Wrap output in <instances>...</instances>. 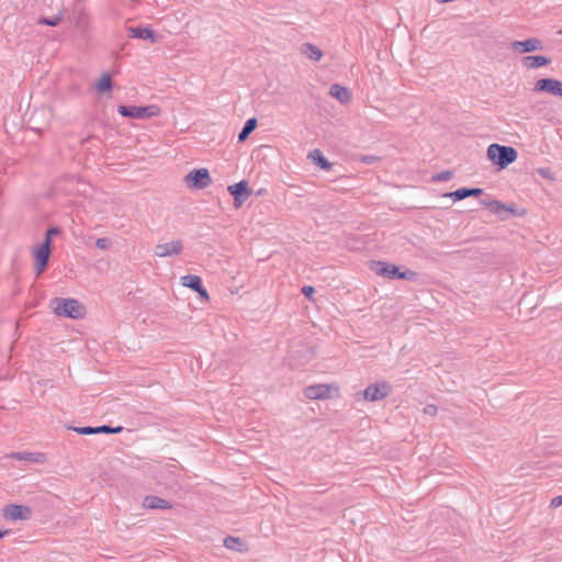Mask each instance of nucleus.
Listing matches in <instances>:
<instances>
[{"label":"nucleus","mask_w":562,"mask_h":562,"mask_svg":"<svg viewBox=\"0 0 562 562\" xmlns=\"http://www.w3.org/2000/svg\"><path fill=\"white\" fill-rule=\"evenodd\" d=\"M510 48L518 53H531L542 49V42L536 37L525 41H515L510 43Z\"/></svg>","instance_id":"nucleus-14"},{"label":"nucleus","mask_w":562,"mask_h":562,"mask_svg":"<svg viewBox=\"0 0 562 562\" xmlns=\"http://www.w3.org/2000/svg\"><path fill=\"white\" fill-rule=\"evenodd\" d=\"M424 413H425L426 415H429V416H436V415H437V413H438V408H437V406H436V405H434V404H428V405H426V406H425V408H424Z\"/></svg>","instance_id":"nucleus-33"},{"label":"nucleus","mask_w":562,"mask_h":562,"mask_svg":"<svg viewBox=\"0 0 562 562\" xmlns=\"http://www.w3.org/2000/svg\"><path fill=\"white\" fill-rule=\"evenodd\" d=\"M540 175H547V171L541 170Z\"/></svg>","instance_id":"nucleus-39"},{"label":"nucleus","mask_w":562,"mask_h":562,"mask_svg":"<svg viewBox=\"0 0 562 562\" xmlns=\"http://www.w3.org/2000/svg\"><path fill=\"white\" fill-rule=\"evenodd\" d=\"M52 254V246L48 243H42L34 250V267L36 274H41L48 266Z\"/></svg>","instance_id":"nucleus-9"},{"label":"nucleus","mask_w":562,"mask_h":562,"mask_svg":"<svg viewBox=\"0 0 562 562\" xmlns=\"http://www.w3.org/2000/svg\"><path fill=\"white\" fill-rule=\"evenodd\" d=\"M486 156L497 167L498 170H502L517 159L518 153L512 146L494 143L487 147Z\"/></svg>","instance_id":"nucleus-2"},{"label":"nucleus","mask_w":562,"mask_h":562,"mask_svg":"<svg viewBox=\"0 0 562 562\" xmlns=\"http://www.w3.org/2000/svg\"><path fill=\"white\" fill-rule=\"evenodd\" d=\"M301 52L308 59L318 61L323 57V52L311 43H304L301 47Z\"/></svg>","instance_id":"nucleus-21"},{"label":"nucleus","mask_w":562,"mask_h":562,"mask_svg":"<svg viewBox=\"0 0 562 562\" xmlns=\"http://www.w3.org/2000/svg\"><path fill=\"white\" fill-rule=\"evenodd\" d=\"M453 177V172L451 170H443L436 176L432 177L435 181H448Z\"/></svg>","instance_id":"nucleus-30"},{"label":"nucleus","mask_w":562,"mask_h":562,"mask_svg":"<svg viewBox=\"0 0 562 562\" xmlns=\"http://www.w3.org/2000/svg\"><path fill=\"white\" fill-rule=\"evenodd\" d=\"M181 285L187 286L193 291L199 290L202 284V279L195 274H187L180 278Z\"/></svg>","instance_id":"nucleus-24"},{"label":"nucleus","mask_w":562,"mask_h":562,"mask_svg":"<svg viewBox=\"0 0 562 562\" xmlns=\"http://www.w3.org/2000/svg\"><path fill=\"white\" fill-rule=\"evenodd\" d=\"M183 244L181 240H172L169 243L158 244L155 247L154 254L157 257H170L181 254Z\"/></svg>","instance_id":"nucleus-12"},{"label":"nucleus","mask_w":562,"mask_h":562,"mask_svg":"<svg viewBox=\"0 0 562 562\" xmlns=\"http://www.w3.org/2000/svg\"><path fill=\"white\" fill-rule=\"evenodd\" d=\"M74 431L79 435H97V434H120L123 430L122 426L112 427L109 425H102L97 427L85 426V427H71Z\"/></svg>","instance_id":"nucleus-13"},{"label":"nucleus","mask_w":562,"mask_h":562,"mask_svg":"<svg viewBox=\"0 0 562 562\" xmlns=\"http://www.w3.org/2000/svg\"><path fill=\"white\" fill-rule=\"evenodd\" d=\"M551 506H553V507L562 506V495L552 498Z\"/></svg>","instance_id":"nucleus-36"},{"label":"nucleus","mask_w":562,"mask_h":562,"mask_svg":"<svg viewBox=\"0 0 562 562\" xmlns=\"http://www.w3.org/2000/svg\"><path fill=\"white\" fill-rule=\"evenodd\" d=\"M371 269L381 277H385L392 280H414L417 273L413 270L405 269L404 271H400V268L395 265L384 262V261H372Z\"/></svg>","instance_id":"nucleus-3"},{"label":"nucleus","mask_w":562,"mask_h":562,"mask_svg":"<svg viewBox=\"0 0 562 562\" xmlns=\"http://www.w3.org/2000/svg\"><path fill=\"white\" fill-rule=\"evenodd\" d=\"M540 175H547V171L541 170Z\"/></svg>","instance_id":"nucleus-40"},{"label":"nucleus","mask_w":562,"mask_h":562,"mask_svg":"<svg viewBox=\"0 0 562 562\" xmlns=\"http://www.w3.org/2000/svg\"><path fill=\"white\" fill-rule=\"evenodd\" d=\"M188 187L193 189H205L212 183L210 172L206 168L193 169L186 177Z\"/></svg>","instance_id":"nucleus-5"},{"label":"nucleus","mask_w":562,"mask_h":562,"mask_svg":"<svg viewBox=\"0 0 562 562\" xmlns=\"http://www.w3.org/2000/svg\"><path fill=\"white\" fill-rule=\"evenodd\" d=\"M258 125V121L256 117L248 119L240 132L238 133V142H245L249 135L255 131Z\"/></svg>","instance_id":"nucleus-23"},{"label":"nucleus","mask_w":562,"mask_h":562,"mask_svg":"<svg viewBox=\"0 0 562 562\" xmlns=\"http://www.w3.org/2000/svg\"><path fill=\"white\" fill-rule=\"evenodd\" d=\"M12 458L15 460H24V461H32V462H35L38 460L36 458V454L32 453V452H15L12 454Z\"/></svg>","instance_id":"nucleus-28"},{"label":"nucleus","mask_w":562,"mask_h":562,"mask_svg":"<svg viewBox=\"0 0 562 562\" xmlns=\"http://www.w3.org/2000/svg\"><path fill=\"white\" fill-rule=\"evenodd\" d=\"M143 507L148 509H170L171 503L156 495H146L143 499Z\"/></svg>","instance_id":"nucleus-18"},{"label":"nucleus","mask_w":562,"mask_h":562,"mask_svg":"<svg viewBox=\"0 0 562 562\" xmlns=\"http://www.w3.org/2000/svg\"><path fill=\"white\" fill-rule=\"evenodd\" d=\"M2 517L7 520H29L32 517V509L26 505L9 504L2 508Z\"/></svg>","instance_id":"nucleus-6"},{"label":"nucleus","mask_w":562,"mask_h":562,"mask_svg":"<svg viewBox=\"0 0 562 562\" xmlns=\"http://www.w3.org/2000/svg\"><path fill=\"white\" fill-rule=\"evenodd\" d=\"M522 61L529 68H539L549 65L551 63V59L546 56L535 55L524 57Z\"/></svg>","instance_id":"nucleus-22"},{"label":"nucleus","mask_w":562,"mask_h":562,"mask_svg":"<svg viewBox=\"0 0 562 562\" xmlns=\"http://www.w3.org/2000/svg\"><path fill=\"white\" fill-rule=\"evenodd\" d=\"M532 90L562 98V81L553 78H542L537 80Z\"/></svg>","instance_id":"nucleus-10"},{"label":"nucleus","mask_w":562,"mask_h":562,"mask_svg":"<svg viewBox=\"0 0 562 562\" xmlns=\"http://www.w3.org/2000/svg\"><path fill=\"white\" fill-rule=\"evenodd\" d=\"M117 112L124 116L130 119H149L159 114L160 109L157 105H119Z\"/></svg>","instance_id":"nucleus-4"},{"label":"nucleus","mask_w":562,"mask_h":562,"mask_svg":"<svg viewBox=\"0 0 562 562\" xmlns=\"http://www.w3.org/2000/svg\"><path fill=\"white\" fill-rule=\"evenodd\" d=\"M224 546L227 548V549H232V550H239V546H241V541L239 538L237 537H232V536H227L225 539H224Z\"/></svg>","instance_id":"nucleus-27"},{"label":"nucleus","mask_w":562,"mask_h":562,"mask_svg":"<svg viewBox=\"0 0 562 562\" xmlns=\"http://www.w3.org/2000/svg\"><path fill=\"white\" fill-rule=\"evenodd\" d=\"M493 200H494V199H488V200H487V199H482V200L480 201V203H481L482 205H484V206H486V207H488V209L491 210V207H492V205H493Z\"/></svg>","instance_id":"nucleus-37"},{"label":"nucleus","mask_w":562,"mask_h":562,"mask_svg":"<svg viewBox=\"0 0 562 562\" xmlns=\"http://www.w3.org/2000/svg\"><path fill=\"white\" fill-rule=\"evenodd\" d=\"M378 160H379V158H378V157H375V156H370V155H368V156H363V157L361 158V161H362V162H364V164H368V165L373 164V162H375V161H378Z\"/></svg>","instance_id":"nucleus-34"},{"label":"nucleus","mask_w":562,"mask_h":562,"mask_svg":"<svg viewBox=\"0 0 562 562\" xmlns=\"http://www.w3.org/2000/svg\"><path fill=\"white\" fill-rule=\"evenodd\" d=\"M490 211L493 214H495L501 221L507 220L509 217V214H516L513 204H506L498 200H493V205Z\"/></svg>","instance_id":"nucleus-17"},{"label":"nucleus","mask_w":562,"mask_h":562,"mask_svg":"<svg viewBox=\"0 0 562 562\" xmlns=\"http://www.w3.org/2000/svg\"><path fill=\"white\" fill-rule=\"evenodd\" d=\"M391 391V385L386 381H381L367 386L363 391V397L369 402H376L387 397Z\"/></svg>","instance_id":"nucleus-7"},{"label":"nucleus","mask_w":562,"mask_h":562,"mask_svg":"<svg viewBox=\"0 0 562 562\" xmlns=\"http://www.w3.org/2000/svg\"><path fill=\"white\" fill-rule=\"evenodd\" d=\"M61 233L60 228L57 226L49 227L45 233V239L43 243H48L49 246H52V239L54 236H57Z\"/></svg>","instance_id":"nucleus-29"},{"label":"nucleus","mask_w":562,"mask_h":562,"mask_svg":"<svg viewBox=\"0 0 562 562\" xmlns=\"http://www.w3.org/2000/svg\"><path fill=\"white\" fill-rule=\"evenodd\" d=\"M227 191L234 198V207L236 210L241 207L245 201L251 195V190L246 180L228 186Z\"/></svg>","instance_id":"nucleus-8"},{"label":"nucleus","mask_w":562,"mask_h":562,"mask_svg":"<svg viewBox=\"0 0 562 562\" xmlns=\"http://www.w3.org/2000/svg\"><path fill=\"white\" fill-rule=\"evenodd\" d=\"M560 34H562V29L559 31Z\"/></svg>","instance_id":"nucleus-41"},{"label":"nucleus","mask_w":562,"mask_h":562,"mask_svg":"<svg viewBox=\"0 0 562 562\" xmlns=\"http://www.w3.org/2000/svg\"><path fill=\"white\" fill-rule=\"evenodd\" d=\"M301 291L306 299H308L311 301L313 300V294L315 293L314 286L304 285Z\"/></svg>","instance_id":"nucleus-32"},{"label":"nucleus","mask_w":562,"mask_h":562,"mask_svg":"<svg viewBox=\"0 0 562 562\" xmlns=\"http://www.w3.org/2000/svg\"><path fill=\"white\" fill-rule=\"evenodd\" d=\"M112 87H113V81L109 74H104L95 85V89L100 93L111 91Z\"/></svg>","instance_id":"nucleus-25"},{"label":"nucleus","mask_w":562,"mask_h":562,"mask_svg":"<svg viewBox=\"0 0 562 562\" xmlns=\"http://www.w3.org/2000/svg\"><path fill=\"white\" fill-rule=\"evenodd\" d=\"M95 246L99 248V249H108L110 248L111 246V240L109 238H105V237H101V238H98L95 240Z\"/></svg>","instance_id":"nucleus-31"},{"label":"nucleus","mask_w":562,"mask_h":562,"mask_svg":"<svg viewBox=\"0 0 562 562\" xmlns=\"http://www.w3.org/2000/svg\"><path fill=\"white\" fill-rule=\"evenodd\" d=\"M50 306L57 316L80 319L86 315L85 306L76 299L55 297L52 300Z\"/></svg>","instance_id":"nucleus-1"},{"label":"nucleus","mask_w":562,"mask_h":562,"mask_svg":"<svg viewBox=\"0 0 562 562\" xmlns=\"http://www.w3.org/2000/svg\"><path fill=\"white\" fill-rule=\"evenodd\" d=\"M195 292L200 295V297L209 300V293L203 285H201Z\"/></svg>","instance_id":"nucleus-35"},{"label":"nucleus","mask_w":562,"mask_h":562,"mask_svg":"<svg viewBox=\"0 0 562 562\" xmlns=\"http://www.w3.org/2000/svg\"><path fill=\"white\" fill-rule=\"evenodd\" d=\"M130 37L146 40L150 43L155 44L159 41L160 36L155 33V31L149 26H136L130 27Z\"/></svg>","instance_id":"nucleus-15"},{"label":"nucleus","mask_w":562,"mask_h":562,"mask_svg":"<svg viewBox=\"0 0 562 562\" xmlns=\"http://www.w3.org/2000/svg\"><path fill=\"white\" fill-rule=\"evenodd\" d=\"M329 94L342 104H346L351 100L350 91L346 87H342L338 83L331 85Z\"/></svg>","instance_id":"nucleus-19"},{"label":"nucleus","mask_w":562,"mask_h":562,"mask_svg":"<svg viewBox=\"0 0 562 562\" xmlns=\"http://www.w3.org/2000/svg\"><path fill=\"white\" fill-rule=\"evenodd\" d=\"M483 189L481 188H460L456 191H451L445 194V196L452 199L456 201H461L470 196H480L483 194Z\"/></svg>","instance_id":"nucleus-16"},{"label":"nucleus","mask_w":562,"mask_h":562,"mask_svg":"<svg viewBox=\"0 0 562 562\" xmlns=\"http://www.w3.org/2000/svg\"><path fill=\"white\" fill-rule=\"evenodd\" d=\"M8 533H10V530H1L0 529V539H2Z\"/></svg>","instance_id":"nucleus-38"},{"label":"nucleus","mask_w":562,"mask_h":562,"mask_svg":"<svg viewBox=\"0 0 562 562\" xmlns=\"http://www.w3.org/2000/svg\"><path fill=\"white\" fill-rule=\"evenodd\" d=\"M303 394L310 400H326L331 397V387L328 384H314L304 387Z\"/></svg>","instance_id":"nucleus-11"},{"label":"nucleus","mask_w":562,"mask_h":562,"mask_svg":"<svg viewBox=\"0 0 562 562\" xmlns=\"http://www.w3.org/2000/svg\"><path fill=\"white\" fill-rule=\"evenodd\" d=\"M63 20V11H59L55 16L46 18L41 16L37 21L38 24L48 25V26H57Z\"/></svg>","instance_id":"nucleus-26"},{"label":"nucleus","mask_w":562,"mask_h":562,"mask_svg":"<svg viewBox=\"0 0 562 562\" xmlns=\"http://www.w3.org/2000/svg\"><path fill=\"white\" fill-rule=\"evenodd\" d=\"M308 158L312 160L314 165L319 167L322 170L329 171L333 167V164L328 161V159L323 155L319 149H314L310 151Z\"/></svg>","instance_id":"nucleus-20"}]
</instances>
